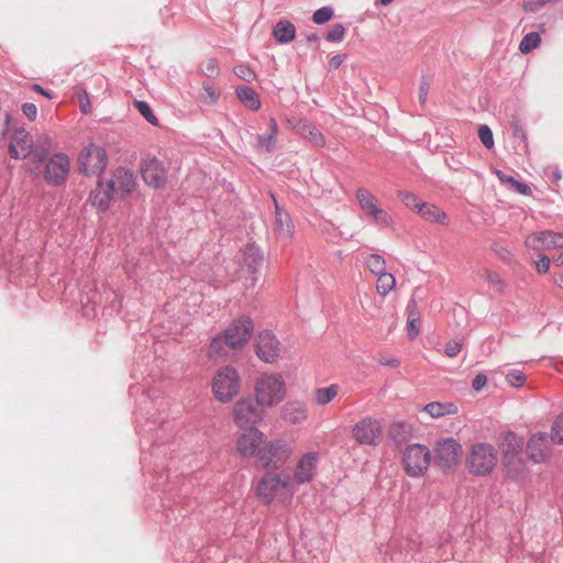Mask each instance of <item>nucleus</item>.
I'll list each match as a JSON object with an SVG mask.
<instances>
[{
	"mask_svg": "<svg viewBox=\"0 0 563 563\" xmlns=\"http://www.w3.org/2000/svg\"><path fill=\"white\" fill-rule=\"evenodd\" d=\"M500 453L490 442L476 441L471 443L464 454L466 473L476 478L492 477L499 465Z\"/></svg>",
	"mask_w": 563,
	"mask_h": 563,
	"instance_id": "1",
	"label": "nucleus"
},
{
	"mask_svg": "<svg viewBox=\"0 0 563 563\" xmlns=\"http://www.w3.org/2000/svg\"><path fill=\"white\" fill-rule=\"evenodd\" d=\"M525 441L515 432L505 434L500 444L501 466L506 478L522 483L530 475V468L523 456Z\"/></svg>",
	"mask_w": 563,
	"mask_h": 563,
	"instance_id": "2",
	"label": "nucleus"
},
{
	"mask_svg": "<svg viewBox=\"0 0 563 563\" xmlns=\"http://www.w3.org/2000/svg\"><path fill=\"white\" fill-rule=\"evenodd\" d=\"M287 385L284 376L277 372H263L254 380L253 397L265 409L274 408L285 400Z\"/></svg>",
	"mask_w": 563,
	"mask_h": 563,
	"instance_id": "3",
	"label": "nucleus"
},
{
	"mask_svg": "<svg viewBox=\"0 0 563 563\" xmlns=\"http://www.w3.org/2000/svg\"><path fill=\"white\" fill-rule=\"evenodd\" d=\"M294 494V484L289 476H282L275 472L265 473L256 486L258 499L267 505L272 503L290 505Z\"/></svg>",
	"mask_w": 563,
	"mask_h": 563,
	"instance_id": "4",
	"label": "nucleus"
},
{
	"mask_svg": "<svg viewBox=\"0 0 563 563\" xmlns=\"http://www.w3.org/2000/svg\"><path fill=\"white\" fill-rule=\"evenodd\" d=\"M253 322L249 318H241L232 322L228 329L214 338L210 343V355L221 356L227 353L225 346L232 350L241 349L251 339Z\"/></svg>",
	"mask_w": 563,
	"mask_h": 563,
	"instance_id": "5",
	"label": "nucleus"
},
{
	"mask_svg": "<svg viewBox=\"0 0 563 563\" xmlns=\"http://www.w3.org/2000/svg\"><path fill=\"white\" fill-rule=\"evenodd\" d=\"M242 388V378L238 369L231 365L220 367L212 380L211 391L221 404H228L235 398Z\"/></svg>",
	"mask_w": 563,
	"mask_h": 563,
	"instance_id": "6",
	"label": "nucleus"
},
{
	"mask_svg": "<svg viewBox=\"0 0 563 563\" xmlns=\"http://www.w3.org/2000/svg\"><path fill=\"white\" fill-rule=\"evenodd\" d=\"M266 417V409L253 396L239 398L232 407V419L236 428H257Z\"/></svg>",
	"mask_w": 563,
	"mask_h": 563,
	"instance_id": "7",
	"label": "nucleus"
},
{
	"mask_svg": "<svg viewBox=\"0 0 563 563\" xmlns=\"http://www.w3.org/2000/svg\"><path fill=\"white\" fill-rule=\"evenodd\" d=\"M355 198L364 216L374 225L387 229L394 227V218L382 207L379 199L371 190L360 187L355 191Z\"/></svg>",
	"mask_w": 563,
	"mask_h": 563,
	"instance_id": "8",
	"label": "nucleus"
},
{
	"mask_svg": "<svg viewBox=\"0 0 563 563\" xmlns=\"http://www.w3.org/2000/svg\"><path fill=\"white\" fill-rule=\"evenodd\" d=\"M432 452L435 465L445 473L455 472L461 465L463 448L460 441L452 437L439 439Z\"/></svg>",
	"mask_w": 563,
	"mask_h": 563,
	"instance_id": "9",
	"label": "nucleus"
},
{
	"mask_svg": "<svg viewBox=\"0 0 563 563\" xmlns=\"http://www.w3.org/2000/svg\"><path fill=\"white\" fill-rule=\"evenodd\" d=\"M292 455V448L287 440L274 439L267 441L265 439L260 452L256 465L262 468H280Z\"/></svg>",
	"mask_w": 563,
	"mask_h": 563,
	"instance_id": "10",
	"label": "nucleus"
},
{
	"mask_svg": "<svg viewBox=\"0 0 563 563\" xmlns=\"http://www.w3.org/2000/svg\"><path fill=\"white\" fill-rule=\"evenodd\" d=\"M431 451L423 444L412 443L402 451V467L410 477H421L429 470Z\"/></svg>",
	"mask_w": 563,
	"mask_h": 563,
	"instance_id": "11",
	"label": "nucleus"
},
{
	"mask_svg": "<svg viewBox=\"0 0 563 563\" xmlns=\"http://www.w3.org/2000/svg\"><path fill=\"white\" fill-rule=\"evenodd\" d=\"M78 169L86 176H100L108 166V154L102 146L89 144L77 158Z\"/></svg>",
	"mask_w": 563,
	"mask_h": 563,
	"instance_id": "12",
	"label": "nucleus"
},
{
	"mask_svg": "<svg viewBox=\"0 0 563 563\" xmlns=\"http://www.w3.org/2000/svg\"><path fill=\"white\" fill-rule=\"evenodd\" d=\"M235 440V452L243 460L258 459L265 441V434L258 428L242 429Z\"/></svg>",
	"mask_w": 563,
	"mask_h": 563,
	"instance_id": "13",
	"label": "nucleus"
},
{
	"mask_svg": "<svg viewBox=\"0 0 563 563\" xmlns=\"http://www.w3.org/2000/svg\"><path fill=\"white\" fill-rule=\"evenodd\" d=\"M352 438L361 445H378L383 439L380 421L371 417L361 419L352 428Z\"/></svg>",
	"mask_w": 563,
	"mask_h": 563,
	"instance_id": "14",
	"label": "nucleus"
},
{
	"mask_svg": "<svg viewBox=\"0 0 563 563\" xmlns=\"http://www.w3.org/2000/svg\"><path fill=\"white\" fill-rule=\"evenodd\" d=\"M553 444L555 443L548 433H533L526 443L528 457L537 464L550 461L553 454Z\"/></svg>",
	"mask_w": 563,
	"mask_h": 563,
	"instance_id": "15",
	"label": "nucleus"
},
{
	"mask_svg": "<svg viewBox=\"0 0 563 563\" xmlns=\"http://www.w3.org/2000/svg\"><path fill=\"white\" fill-rule=\"evenodd\" d=\"M141 175L144 183L154 189H163L168 179L167 168L155 156L147 157L142 162Z\"/></svg>",
	"mask_w": 563,
	"mask_h": 563,
	"instance_id": "16",
	"label": "nucleus"
},
{
	"mask_svg": "<svg viewBox=\"0 0 563 563\" xmlns=\"http://www.w3.org/2000/svg\"><path fill=\"white\" fill-rule=\"evenodd\" d=\"M70 170L69 157L64 153L54 154L45 163L43 177L49 185L58 186L68 177Z\"/></svg>",
	"mask_w": 563,
	"mask_h": 563,
	"instance_id": "17",
	"label": "nucleus"
},
{
	"mask_svg": "<svg viewBox=\"0 0 563 563\" xmlns=\"http://www.w3.org/2000/svg\"><path fill=\"white\" fill-rule=\"evenodd\" d=\"M263 264V255L260 249L253 244H249L243 249L240 262V278L251 279L254 285L258 277V271Z\"/></svg>",
	"mask_w": 563,
	"mask_h": 563,
	"instance_id": "18",
	"label": "nucleus"
},
{
	"mask_svg": "<svg viewBox=\"0 0 563 563\" xmlns=\"http://www.w3.org/2000/svg\"><path fill=\"white\" fill-rule=\"evenodd\" d=\"M136 184L135 175L123 167L117 168L108 183L109 188L117 199H122L131 195L135 189Z\"/></svg>",
	"mask_w": 563,
	"mask_h": 563,
	"instance_id": "19",
	"label": "nucleus"
},
{
	"mask_svg": "<svg viewBox=\"0 0 563 563\" xmlns=\"http://www.w3.org/2000/svg\"><path fill=\"white\" fill-rule=\"evenodd\" d=\"M280 350V342L271 331L261 332L256 338L255 352L263 362H276Z\"/></svg>",
	"mask_w": 563,
	"mask_h": 563,
	"instance_id": "20",
	"label": "nucleus"
},
{
	"mask_svg": "<svg viewBox=\"0 0 563 563\" xmlns=\"http://www.w3.org/2000/svg\"><path fill=\"white\" fill-rule=\"evenodd\" d=\"M526 245L536 251H551L563 249V233L545 230L531 233L526 238Z\"/></svg>",
	"mask_w": 563,
	"mask_h": 563,
	"instance_id": "21",
	"label": "nucleus"
},
{
	"mask_svg": "<svg viewBox=\"0 0 563 563\" xmlns=\"http://www.w3.org/2000/svg\"><path fill=\"white\" fill-rule=\"evenodd\" d=\"M282 420L289 426H300L309 419V407L305 400L292 399L286 401L280 408Z\"/></svg>",
	"mask_w": 563,
	"mask_h": 563,
	"instance_id": "22",
	"label": "nucleus"
},
{
	"mask_svg": "<svg viewBox=\"0 0 563 563\" xmlns=\"http://www.w3.org/2000/svg\"><path fill=\"white\" fill-rule=\"evenodd\" d=\"M320 455L318 452H307L297 462L292 484H305L313 479Z\"/></svg>",
	"mask_w": 563,
	"mask_h": 563,
	"instance_id": "23",
	"label": "nucleus"
},
{
	"mask_svg": "<svg viewBox=\"0 0 563 563\" xmlns=\"http://www.w3.org/2000/svg\"><path fill=\"white\" fill-rule=\"evenodd\" d=\"M33 148V140L24 129H18L11 139L10 155L13 158H26Z\"/></svg>",
	"mask_w": 563,
	"mask_h": 563,
	"instance_id": "24",
	"label": "nucleus"
},
{
	"mask_svg": "<svg viewBox=\"0 0 563 563\" xmlns=\"http://www.w3.org/2000/svg\"><path fill=\"white\" fill-rule=\"evenodd\" d=\"M113 199H117L114 194L109 188V185L99 181L97 187L90 192L89 201L99 212H106Z\"/></svg>",
	"mask_w": 563,
	"mask_h": 563,
	"instance_id": "25",
	"label": "nucleus"
},
{
	"mask_svg": "<svg viewBox=\"0 0 563 563\" xmlns=\"http://www.w3.org/2000/svg\"><path fill=\"white\" fill-rule=\"evenodd\" d=\"M275 205V230L277 233L287 240H290L294 235V224L289 214L279 207L276 198L272 196Z\"/></svg>",
	"mask_w": 563,
	"mask_h": 563,
	"instance_id": "26",
	"label": "nucleus"
},
{
	"mask_svg": "<svg viewBox=\"0 0 563 563\" xmlns=\"http://www.w3.org/2000/svg\"><path fill=\"white\" fill-rule=\"evenodd\" d=\"M423 220L440 225H449L448 214L438 206L429 202H422L417 212Z\"/></svg>",
	"mask_w": 563,
	"mask_h": 563,
	"instance_id": "27",
	"label": "nucleus"
},
{
	"mask_svg": "<svg viewBox=\"0 0 563 563\" xmlns=\"http://www.w3.org/2000/svg\"><path fill=\"white\" fill-rule=\"evenodd\" d=\"M423 411L431 418L439 419L442 417L454 416L457 413L459 409L454 402L432 401L423 407Z\"/></svg>",
	"mask_w": 563,
	"mask_h": 563,
	"instance_id": "28",
	"label": "nucleus"
},
{
	"mask_svg": "<svg viewBox=\"0 0 563 563\" xmlns=\"http://www.w3.org/2000/svg\"><path fill=\"white\" fill-rule=\"evenodd\" d=\"M278 124L271 118L266 133L257 136V147L267 153L273 152L277 143Z\"/></svg>",
	"mask_w": 563,
	"mask_h": 563,
	"instance_id": "29",
	"label": "nucleus"
},
{
	"mask_svg": "<svg viewBox=\"0 0 563 563\" xmlns=\"http://www.w3.org/2000/svg\"><path fill=\"white\" fill-rule=\"evenodd\" d=\"M407 311V324L406 330L410 339L418 336L420 332V311L415 301H409L406 308Z\"/></svg>",
	"mask_w": 563,
	"mask_h": 563,
	"instance_id": "30",
	"label": "nucleus"
},
{
	"mask_svg": "<svg viewBox=\"0 0 563 563\" xmlns=\"http://www.w3.org/2000/svg\"><path fill=\"white\" fill-rule=\"evenodd\" d=\"M273 36L278 43H289L296 36V27L290 21L280 20L273 30Z\"/></svg>",
	"mask_w": 563,
	"mask_h": 563,
	"instance_id": "31",
	"label": "nucleus"
},
{
	"mask_svg": "<svg viewBox=\"0 0 563 563\" xmlns=\"http://www.w3.org/2000/svg\"><path fill=\"white\" fill-rule=\"evenodd\" d=\"M340 386L338 384H331L327 387H319L313 390V401L319 406H325L330 404L339 394Z\"/></svg>",
	"mask_w": 563,
	"mask_h": 563,
	"instance_id": "32",
	"label": "nucleus"
},
{
	"mask_svg": "<svg viewBox=\"0 0 563 563\" xmlns=\"http://www.w3.org/2000/svg\"><path fill=\"white\" fill-rule=\"evenodd\" d=\"M236 96L245 107L254 111L261 108L260 97L252 88L247 86H239L236 88Z\"/></svg>",
	"mask_w": 563,
	"mask_h": 563,
	"instance_id": "33",
	"label": "nucleus"
},
{
	"mask_svg": "<svg viewBox=\"0 0 563 563\" xmlns=\"http://www.w3.org/2000/svg\"><path fill=\"white\" fill-rule=\"evenodd\" d=\"M299 132L316 146H324L325 140L322 133L311 123L301 121L299 123Z\"/></svg>",
	"mask_w": 563,
	"mask_h": 563,
	"instance_id": "34",
	"label": "nucleus"
},
{
	"mask_svg": "<svg viewBox=\"0 0 563 563\" xmlns=\"http://www.w3.org/2000/svg\"><path fill=\"white\" fill-rule=\"evenodd\" d=\"M396 287V278L393 274L383 273L377 276L376 291L386 297Z\"/></svg>",
	"mask_w": 563,
	"mask_h": 563,
	"instance_id": "35",
	"label": "nucleus"
},
{
	"mask_svg": "<svg viewBox=\"0 0 563 563\" xmlns=\"http://www.w3.org/2000/svg\"><path fill=\"white\" fill-rule=\"evenodd\" d=\"M481 278H483L494 291L504 292L506 284L496 272L485 268L481 272Z\"/></svg>",
	"mask_w": 563,
	"mask_h": 563,
	"instance_id": "36",
	"label": "nucleus"
},
{
	"mask_svg": "<svg viewBox=\"0 0 563 563\" xmlns=\"http://www.w3.org/2000/svg\"><path fill=\"white\" fill-rule=\"evenodd\" d=\"M365 265L368 268V271L376 276L385 273L386 269V262L384 257L379 254L368 255L365 258Z\"/></svg>",
	"mask_w": 563,
	"mask_h": 563,
	"instance_id": "37",
	"label": "nucleus"
},
{
	"mask_svg": "<svg viewBox=\"0 0 563 563\" xmlns=\"http://www.w3.org/2000/svg\"><path fill=\"white\" fill-rule=\"evenodd\" d=\"M541 44L540 34L537 32H530L523 36L519 44V49L522 54H529Z\"/></svg>",
	"mask_w": 563,
	"mask_h": 563,
	"instance_id": "38",
	"label": "nucleus"
},
{
	"mask_svg": "<svg viewBox=\"0 0 563 563\" xmlns=\"http://www.w3.org/2000/svg\"><path fill=\"white\" fill-rule=\"evenodd\" d=\"M397 196L407 208L415 212L419 211V207L422 205V201L417 195L411 191L399 190Z\"/></svg>",
	"mask_w": 563,
	"mask_h": 563,
	"instance_id": "39",
	"label": "nucleus"
},
{
	"mask_svg": "<svg viewBox=\"0 0 563 563\" xmlns=\"http://www.w3.org/2000/svg\"><path fill=\"white\" fill-rule=\"evenodd\" d=\"M133 104L148 123L154 126L159 124L158 118L153 113L148 103L145 101L134 100Z\"/></svg>",
	"mask_w": 563,
	"mask_h": 563,
	"instance_id": "40",
	"label": "nucleus"
},
{
	"mask_svg": "<svg viewBox=\"0 0 563 563\" xmlns=\"http://www.w3.org/2000/svg\"><path fill=\"white\" fill-rule=\"evenodd\" d=\"M550 437L555 444L563 445V412L554 419Z\"/></svg>",
	"mask_w": 563,
	"mask_h": 563,
	"instance_id": "41",
	"label": "nucleus"
},
{
	"mask_svg": "<svg viewBox=\"0 0 563 563\" xmlns=\"http://www.w3.org/2000/svg\"><path fill=\"white\" fill-rule=\"evenodd\" d=\"M505 379L509 386L520 388L525 386L527 377L523 372L519 369H512L506 373Z\"/></svg>",
	"mask_w": 563,
	"mask_h": 563,
	"instance_id": "42",
	"label": "nucleus"
},
{
	"mask_svg": "<svg viewBox=\"0 0 563 563\" xmlns=\"http://www.w3.org/2000/svg\"><path fill=\"white\" fill-rule=\"evenodd\" d=\"M201 71L208 77H217L220 73L219 63L216 58H208L201 64Z\"/></svg>",
	"mask_w": 563,
	"mask_h": 563,
	"instance_id": "43",
	"label": "nucleus"
},
{
	"mask_svg": "<svg viewBox=\"0 0 563 563\" xmlns=\"http://www.w3.org/2000/svg\"><path fill=\"white\" fill-rule=\"evenodd\" d=\"M464 345V339H454L449 341L444 347V354L449 357H455Z\"/></svg>",
	"mask_w": 563,
	"mask_h": 563,
	"instance_id": "44",
	"label": "nucleus"
},
{
	"mask_svg": "<svg viewBox=\"0 0 563 563\" xmlns=\"http://www.w3.org/2000/svg\"><path fill=\"white\" fill-rule=\"evenodd\" d=\"M478 137L483 145L490 150L494 146L493 132L487 125H481L478 129Z\"/></svg>",
	"mask_w": 563,
	"mask_h": 563,
	"instance_id": "45",
	"label": "nucleus"
},
{
	"mask_svg": "<svg viewBox=\"0 0 563 563\" xmlns=\"http://www.w3.org/2000/svg\"><path fill=\"white\" fill-rule=\"evenodd\" d=\"M332 15H333V10L331 8L322 7L313 13L312 21L316 24H323V23L328 22L332 18Z\"/></svg>",
	"mask_w": 563,
	"mask_h": 563,
	"instance_id": "46",
	"label": "nucleus"
},
{
	"mask_svg": "<svg viewBox=\"0 0 563 563\" xmlns=\"http://www.w3.org/2000/svg\"><path fill=\"white\" fill-rule=\"evenodd\" d=\"M234 74L244 81L251 82L255 78V73L246 65H239L234 68Z\"/></svg>",
	"mask_w": 563,
	"mask_h": 563,
	"instance_id": "47",
	"label": "nucleus"
},
{
	"mask_svg": "<svg viewBox=\"0 0 563 563\" xmlns=\"http://www.w3.org/2000/svg\"><path fill=\"white\" fill-rule=\"evenodd\" d=\"M201 99L207 103H216L219 99V92L211 85H205Z\"/></svg>",
	"mask_w": 563,
	"mask_h": 563,
	"instance_id": "48",
	"label": "nucleus"
},
{
	"mask_svg": "<svg viewBox=\"0 0 563 563\" xmlns=\"http://www.w3.org/2000/svg\"><path fill=\"white\" fill-rule=\"evenodd\" d=\"M345 34V29L342 24H334L331 30L328 32L327 40L329 42H338L343 38Z\"/></svg>",
	"mask_w": 563,
	"mask_h": 563,
	"instance_id": "49",
	"label": "nucleus"
},
{
	"mask_svg": "<svg viewBox=\"0 0 563 563\" xmlns=\"http://www.w3.org/2000/svg\"><path fill=\"white\" fill-rule=\"evenodd\" d=\"M550 258L547 255H541L540 258L536 262V268L540 274H545L550 268Z\"/></svg>",
	"mask_w": 563,
	"mask_h": 563,
	"instance_id": "50",
	"label": "nucleus"
},
{
	"mask_svg": "<svg viewBox=\"0 0 563 563\" xmlns=\"http://www.w3.org/2000/svg\"><path fill=\"white\" fill-rule=\"evenodd\" d=\"M22 111L25 114V117L31 121H34L37 117V108L34 103H31V102L24 103L22 106Z\"/></svg>",
	"mask_w": 563,
	"mask_h": 563,
	"instance_id": "51",
	"label": "nucleus"
},
{
	"mask_svg": "<svg viewBox=\"0 0 563 563\" xmlns=\"http://www.w3.org/2000/svg\"><path fill=\"white\" fill-rule=\"evenodd\" d=\"M79 106L82 113L88 114L91 110V103L88 97V93L86 91L82 92V95H79Z\"/></svg>",
	"mask_w": 563,
	"mask_h": 563,
	"instance_id": "52",
	"label": "nucleus"
},
{
	"mask_svg": "<svg viewBox=\"0 0 563 563\" xmlns=\"http://www.w3.org/2000/svg\"><path fill=\"white\" fill-rule=\"evenodd\" d=\"M495 175L498 177V179L505 184V185H508L510 189H512V187L515 186V184L518 181L517 179H515L512 176H508L506 175L505 173H503L501 170H495Z\"/></svg>",
	"mask_w": 563,
	"mask_h": 563,
	"instance_id": "53",
	"label": "nucleus"
},
{
	"mask_svg": "<svg viewBox=\"0 0 563 563\" xmlns=\"http://www.w3.org/2000/svg\"><path fill=\"white\" fill-rule=\"evenodd\" d=\"M487 383V377L486 375L479 373L475 376V378L473 379L472 382V387L474 390L476 391H479L481 389L484 388V386L486 385Z\"/></svg>",
	"mask_w": 563,
	"mask_h": 563,
	"instance_id": "54",
	"label": "nucleus"
},
{
	"mask_svg": "<svg viewBox=\"0 0 563 563\" xmlns=\"http://www.w3.org/2000/svg\"><path fill=\"white\" fill-rule=\"evenodd\" d=\"M512 189L523 196H530L532 194L531 188L527 184L520 181H517Z\"/></svg>",
	"mask_w": 563,
	"mask_h": 563,
	"instance_id": "55",
	"label": "nucleus"
},
{
	"mask_svg": "<svg viewBox=\"0 0 563 563\" xmlns=\"http://www.w3.org/2000/svg\"><path fill=\"white\" fill-rule=\"evenodd\" d=\"M344 58L345 56L341 54L331 57V59L329 60L330 68L336 69L343 63Z\"/></svg>",
	"mask_w": 563,
	"mask_h": 563,
	"instance_id": "56",
	"label": "nucleus"
},
{
	"mask_svg": "<svg viewBox=\"0 0 563 563\" xmlns=\"http://www.w3.org/2000/svg\"><path fill=\"white\" fill-rule=\"evenodd\" d=\"M379 363L384 366H388V367H393V368H397L399 367L400 365V362L398 358L396 357H393V358H386V360H380Z\"/></svg>",
	"mask_w": 563,
	"mask_h": 563,
	"instance_id": "57",
	"label": "nucleus"
},
{
	"mask_svg": "<svg viewBox=\"0 0 563 563\" xmlns=\"http://www.w3.org/2000/svg\"><path fill=\"white\" fill-rule=\"evenodd\" d=\"M428 91H429V86L428 84H421L420 87H419V100L420 102H424L426 99H427V96H428Z\"/></svg>",
	"mask_w": 563,
	"mask_h": 563,
	"instance_id": "58",
	"label": "nucleus"
},
{
	"mask_svg": "<svg viewBox=\"0 0 563 563\" xmlns=\"http://www.w3.org/2000/svg\"><path fill=\"white\" fill-rule=\"evenodd\" d=\"M514 135L516 137H520L522 140H526V132L523 131V129L521 126H519L518 124H515L514 125Z\"/></svg>",
	"mask_w": 563,
	"mask_h": 563,
	"instance_id": "59",
	"label": "nucleus"
},
{
	"mask_svg": "<svg viewBox=\"0 0 563 563\" xmlns=\"http://www.w3.org/2000/svg\"><path fill=\"white\" fill-rule=\"evenodd\" d=\"M33 89L37 92H40L41 95L47 97V98H52L51 93L47 92L46 90H44L41 86L38 85H33Z\"/></svg>",
	"mask_w": 563,
	"mask_h": 563,
	"instance_id": "60",
	"label": "nucleus"
},
{
	"mask_svg": "<svg viewBox=\"0 0 563 563\" xmlns=\"http://www.w3.org/2000/svg\"><path fill=\"white\" fill-rule=\"evenodd\" d=\"M401 427H402V426H401L400 423H395V424H393V426L390 427V431H389L390 437H393V438H394V437H396V431H397L398 429H400Z\"/></svg>",
	"mask_w": 563,
	"mask_h": 563,
	"instance_id": "61",
	"label": "nucleus"
},
{
	"mask_svg": "<svg viewBox=\"0 0 563 563\" xmlns=\"http://www.w3.org/2000/svg\"><path fill=\"white\" fill-rule=\"evenodd\" d=\"M553 262L555 265L561 266L563 265V253H560L558 256L553 258Z\"/></svg>",
	"mask_w": 563,
	"mask_h": 563,
	"instance_id": "62",
	"label": "nucleus"
},
{
	"mask_svg": "<svg viewBox=\"0 0 563 563\" xmlns=\"http://www.w3.org/2000/svg\"><path fill=\"white\" fill-rule=\"evenodd\" d=\"M553 176H554L555 180L559 181L562 178V173L560 170H555L553 173Z\"/></svg>",
	"mask_w": 563,
	"mask_h": 563,
	"instance_id": "63",
	"label": "nucleus"
},
{
	"mask_svg": "<svg viewBox=\"0 0 563 563\" xmlns=\"http://www.w3.org/2000/svg\"><path fill=\"white\" fill-rule=\"evenodd\" d=\"M308 41H310V42L314 41L316 42V41H318V36L316 34H312V35L308 36Z\"/></svg>",
	"mask_w": 563,
	"mask_h": 563,
	"instance_id": "64",
	"label": "nucleus"
}]
</instances>
